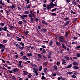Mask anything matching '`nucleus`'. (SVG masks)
Listing matches in <instances>:
<instances>
[{"label": "nucleus", "mask_w": 80, "mask_h": 80, "mask_svg": "<svg viewBox=\"0 0 80 80\" xmlns=\"http://www.w3.org/2000/svg\"><path fill=\"white\" fill-rule=\"evenodd\" d=\"M62 46L63 48H64V49H66L67 48V47L65 46V45L64 44H62Z\"/></svg>", "instance_id": "obj_12"}, {"label": "nucleus", "mask_w": 80, "mask_h": 80, "mask_svg": "<svg viewBox=\"0 0 80 80\" xmlns=\"http://www.w3.org/2000/svg\"><path fill=\"white\" fill-rule=\"evenodd\" d=\"M24 13L25 15H28L30 14V12L28 11H26L24 12Z\"/></svg>", "instance_id": "obj_4"}, {"label": "nucleus", "mask_w": 80, "mask_h": 80, "mask_svg": "<svg viewBox=\"0 0 80 80\" xmlns=\"http://www.w3.org/2000/svg\"><path fill=\"white\" fill-rule=\"evenodd\" d=\"M16 45V48H20V45L18 44H17V45Z\"/></svg>", "instance_id": "obj_28"}, {"label": "nucleus", "mask_w": 80, "mask_h": 80, "mask_svg": "<svg viewBox=\"0 0 80 80\" xmlns=\"http://www.w3.org/2000/svg\"><path fill=\"white\" fill-rule=\"evenodd\" d=\"M9 27L11 29H13L14 28V27L12 26H9Z\"/></svg>", "instance_id": "obj_26"}, {"label": "nucleus", "mask_w": 80, "mask_h": 80, "mask_svg": "<svg viewBox=\"0 0 80 80\" xmlns=\"http://www.w3.org/2000/svg\"><path fill=\"white\" fill-rule=\"evenodd\" d=\"M72 2L73 4L74 5H77V3H76V2H75V1H72Z\"/></svg>", "instance_id": "obj_35"}, {"label": "nucleus", "mask_w": 80, "mask_h": 80, "mask_svg": "<svg viewBox=\"0 0 80 80\" xmlns=\"http://www.w3.org/2000/svg\"><path fill=\"white\" fill-rule=\"evenodd\" d=\"M42 52L44 53L46 52V50H45V49H43Z\"/></svg>", "instance_id": "obj_40"}, {"label": "nucleus", "mask_w": 80, "mask_h": 80, "mask_svg": "<svg viewBox=\"0 0 80 80\" xmlns=\"http://www.w3.org/2000/svg\"><path fill=\"white\" fill-rule=\"evenodd\" d=\"M21 55V56H22V55H23V52H21L20 53Z\"/></svg>", "instance_id": "obj_54"}, {"label": "nucleus", "mask_w": 80, "mask_h": 80, "mask_svg": "<svg viewBox=\"0 0 80 80\" xmlns=\"http://www.w3.org/2000/svg\"><path fill=\"white\" fill-rule=\"evenodd\" d=\"M25 1H27V3H28V4L30 3V1L29 0H25Z\"/></svg>", "instance_id": "obj_39"}, {"label": "nucleus", "mask_w": 80, "mask_h": 80, "mask_svg": "<svg viewBox=\"0 0 80 80\" xmlns=\"http://www.w3.org/2000/svg\"><path fill=\"white\" fill-rule=\"evenodd\" d=\"M31 22H33V18H31Z\"/></svg>", "instance_id": "obj_52"}, {"label": "nucleus", "mask_w": 80, "mask_h": 80, "mask_svg": "<svg viewBox=\"0 0 80 80\" xmlns=\"http://www.w3.org/2000/svg\"><path fill=\"white\" fill-rule=\"evenodd\" d=\"M51 14H52V15H54V16H56V14L55 13H51Z\"/></svg>", "instance_id": "obj_50"}, {"label": "nucleus", "mask_w": 80, "mask_h": 80, "mask_svg": "<svg viewBox=\"0 0 80 80\" xmlns=\"http://www.w3.org/2000/svg\"><path fill=\"white\" fill-rule=\"evenodd\" d=\"M23 59H24V60H28V58L27 56H24L22 57Z\"/></svg>", "instance_id": "obj_8"}, {"label": "nucleus", "mask_w": 80, "mask_h": 80, "mask_svg": "<svg viewBox=\"0 0 80 80\" xmlns=\"http://www.w3.org/2000/svg\"><path fill=\"white\" fill-rule=\"evenodd\" d=\"M72 67H73V68L74 69H75L76 70H77V69H78V68H79V67H78V66H74Z\"/></svg>", "instance_id": "obj_13"}, {"label": "nucleus", "mask_w": 80, "mask_h": 80, "mask_svg": "<svg viewBox=\"0 0 80 80\" xmlns=\"http://www.w3.org/2000/svg\"><path fill=\"white\" fill-rule=\"evenodd\" d=\"M49 45L50 46H52L53 45V41L51 40L49 42Z\"/></svg>", "instance_id": "obj_15"}, {"label": "nucleus", "mask_w": 80, "mask_h": 80, "mask_svg": "<svg viewBox=\"0 0 80 80\" xmlns=\"http://www.w3.org/2000/svg\"><path fill=\"white\" fill-rule=\"evenodd\" d=\"M24 33L26 35H28V34L27 32H24Z\"/></svg>", "instance_id": "obj_60"}, {"label": "nucleus", "mask_w": 80, "mask_h": 80, "mask_svg": "<svg viewBox=\"0 0 80 80\" xmlns=\"http://www.w3.org/2000/svg\"><path fill=\"white\" fill-rule=\"evenodd\" d=\"M64 39V37L63 36H61L59 38V40L60 41H62V40Z\"/></svg>", "instance_id": "obj_10"}, {"label": "nucleus", "mask_w": 80, "mask_h": 80, "mask_svg": "<svg viewBox=\"0 0 80 80\" xmlns=\"http://www.w3.org/2000/svg\"><path fill=\"white\" fill-rule=\"evenodd\" d=\"M30 13L28 15V17H35V15L34 14V12L33 10H31L30 11Z\"/></svg>", "instance_id": "obj_1"}, {"label": "nucleus", "mask_w": 80, "mask_h": 80, "mask_svg": "<svg viewBox=\"0 0 80 80\" xmlns=\"http://www.w3.org/2000/svg\"><path fill=\"white\" fill-rule=\"evenodd\" d=\"M54 69L55 70H58V67H57V66L56 65H54L53 67Z\"/></svg>", "instance_id": "obj_9"}, {"label": "nucleus", "mask_w": 80, "mask_h": 80, "mask_svg": "<svg viewBox=\"0 0 80 80\" xmlns=\"http://www.w3.org/2000/svg\"><path fill=\"white\" fill-rule=\"evenodd\" d=\"M60 64V62H58L57 63V65H59Z\"/></svg>", "instance_id": "obj_47"}, {"label": "nucleus", "mask_w": 80, "mask_h": 80, "mask_svg": "<svg viewBox=\"0 0 80 80\" xmlns=\"http://www.w3.org/2000/svg\"><path fill=\"white\" fill-rule=\"evenodd\" d=\"M43 65L45 66H46V65H47V63L46 62H44L43 63Z\"/></svg>", "instance_id": "obj_42"}, {"label": "nucleus", "mask_w": 80, "mask_h": 80, "mask_svg": "<svg viewBox=\"0 0 80 80\" xmlns=\"http://www.w3.org/2000/svg\"><path fill=\"white\" fill-rule=\"evenodd\" d=\"M18 43L16 42H13V44L14 45H16L17 44H18Z\"/></svg>", "instance_id": "obj_31"}, {"label": "nucleus", "mask_w": 80, "mask_h": 80, "mask_svg": "<svg viewBox=\"0 0 80 80\" xmlns=\"http://www.w3.org/2000/svg\"><path fill=\"white\" fill-rule=\"evenodd\" d=\"M38 56L40 58H42V55H41L40 54H38Z\"/></svg>", "instance_id": "obj_41"}, {"label": "nucleus", "mask_w": 80, "mask_h": 80, "mask_svg": "<svg viewBox=\"0 0 80 80\" xmlns=\"http://www.w3.org/2000/svg\"><path fill=\"white\" fill-rule=\"evenodd\" d=\"M67 73L69 74H73V72H72L69 71L67 72Z\"/></svg>", "instance_id": "obj_21"}, {"label": "nucleus", "mask_w": 80, "mask_h": 80, "mask_svg": "<svg viewBox=\"0 0 80 80\" xmlns=\"http://www.w3.org/2000/svg\"><path fill=\"white\" fill-rule=\"evenodd\" d=\"M50 5H51V6L52 7H54V6H55V7H57V3H56V4H54L51 2L50 3Z\"/></svg>", "instance_id": "obj_7"}, {"label": "nucleus", "mask_w": 80, "mask_h": 80, "mask_svg": "<svg viewBox=\"0 0 80 80\" xmlns=\"http://www.w3.org/2000/svg\"><path fill=\"white\" fill-rule=\"evenodd\" d=\"M61 42H63V43H65V40H64V39H63L62 40V41H61Z\"/></svg>", "instance_id": "obj_62"}, {"label": "nucleus", "mask_w": 80, "mask_h": 80, "mask_svg": "<svg viewBox=\"0 0 80 80\" xmlns=\"http://www.w3.org/2000/svg\"><path fill=\"white\" fill-rule=\"evenodd\" d=\"M72 77L73 78H76V76L75 75H72Z\"/></svg>", "instance_id": "obj_43"}, {"label": "nucleus", "mask_w": 80, "mask_h": 80, "mask_svg": "<svg viewBox=\"0 0 80 80\" xmlns=\"http://www.w3.org/2000/svg\"><path fill=\"white\" fill-rule=\"evenodd\" d=\"M33 72H34V73H36L35 75H36L37 76L38 75H39V74L38 73V72L37 71H33Z\"/></svg>", "instance_id": "obj_17"}, {"label": "nucleus", "mask_w": 80, "mask_h": 80, "mask_svg": "<svg viewBox=\"0 0 80 80\" xmlns=\"http://www.w3.org/2000/svg\"><path fill=\"white\" fill-rule=\"evenodd\" d=\"M28 77L29 78H31V77H32V74H29L28 75Z\"/></svg>", "instance_id": "obj_45"}, {"label": "nucleus", "mask_w": 80, "mask_h": 80, "mask_svg": "<svg viewBox=\"0 0 80 80\" xmlns=\"http://www.w3.org/2000/svg\"><path fill=\"white\" fill-rule=\"evenodd\" d=\"M69 22H70L69 21L66 22L65 23V25L66 26V25H68V24H69Z\"/></svg>", "instance_id": "obj_23"}, {"label": "nucleus", "mask_w": 80, "mask_h": 80, "mask_svg": "<svg viewBox=\"0 0 80 80\" xmlns=\"http://www.w3.org/2000/svg\"><path fill=\"white\" fill-rule=\"evenodd\" d=\"M51 5V4H50ZM52 6L51 5H48V6H47V8L48 10H50L51 8H52Z\"/></svg>", "instance_id": "obj_6"}, {"label": "nucleus", "mask_w": 80, "mask_h": 80, "mask_svg": "<svg viewBox=\"0 0 80 80\" xmlns=\"http://www.w3.org/2000/svg\"><path fill=\"white\" fill-rule=\"evenodd\" d=\"M42 23H43V24H44V23H45V21L43 20H42Z\"/></svg>", "instance_id": "obj_51"}, {"label": "nucleus", "mask_w": 80, "mask_h": 80, "mask_svg": "<svg viewBox=\"0 0 80 80\" xmlns=\"http://www.w3.org/2000/svg\"><path fill=\"white\" fill-rule=\"evenodd\" d=\"M18 24H22L23 23V21H19L18 22Z\"/></svg>", "instance_id": "obj_27"}, {"label": "nucleus", "mask_w": 80, "mask_h": 80, "mask_svg": "<svg viewBox=\"0 0 80 80\" xmlns=\"http://www.w3.org/2000/svg\"><path fill=\"white\" fill-rule=\"evenodd\" d=\"M18 67H19L20 68H22L23 67L22 66V65H21V64H19L18 65Z\"/></svg>", "instance_id": "obj_36"}, {"label": "nucleus", "mask_w": 80, "mask_h": 80, "mask_svg": "<svg viewBox=\"0 0 80 80\" xmlns=\"http://www.w3.org/2000/svg\"><path fill=\"white\" fill-rule=\"evenodd\" d=\"M8 41V40H3V43H7V42Z\"/></svg>", "instance_id": "obj_38"}, {"label": "nucleus", "mask_w": 80, "mask_h": 80, "mask_svg": "<svg viewBox=\"0 0 80 80\" xmlns=\"http://www.w3.org/2000/svg\"><path fill=\"white\" fill-rule=\"evenodd\" d=\"M4 25H5V24L3 23H0V25H1V27H3V26H4Z\"/></svg>", "instance_id": "obj_32"}, {"label": "nucleus", "mask_w": 80, "mask_h": 80, "mask_svg": "<svg viewBox=\"0 0 80 80\" xmlns=\"http://www.w3.org/2000/svg\"><path fill=\"white\" fill-rule=\"evenodd\" d=\"M44 3H48V1L47 0L44 1Z\"/></svg>", "instance_id": "obj_61"}, {"label": "nucleus", "mask_w": 80, "mask_h": 80, "mask_svg": "<svg viewBox=\"0 0 80 80\" xmlns=\"http://www.w3.org/2000/svg\"><path fill=\"white\" fill-rule=\"evenodd\" d=\"M30 48H31V47H30V46H29L28 47V50H30Z\"/></svg>", "instance_id": "obj_57"}, {"label": "nucleus", "mask_w": 80, "mask_h": 80, "mask_svg": "<svg viewBox=\"0 0 80 80\" xmlns=\"http://www.w3.org/2000/svg\"><path fill=\"white\" fill-rule=\"evenodd\" d=\"M15 7V5H12V6H10L9 8H11V9H13Z\"/></svg>", "instance_id": "obj_16"}, {"label": "nucleus", "mask_w": 80, "mask_h": 80, "mask_svg": "<svg viewBox=\"0 0 80 80\" xmlns=\"http://www.w3.org/2000/svg\"><path fill=\"white\" fill-rule=\"evenodd\" d=\"M27 55L28 56H32V54L30 53H28L27 54Z\"/></svg>", "instance_id": "obj_37"}, {"label": "nucleus", "mask_w": 80, "mask_h": 80, "mask_svg": "<svg viewBox=\"0 0 80 80\" xmlns=\"http://www.w3.org/2000/svg\"><path fill=\"white\" fill-rule=\"evenodd\" d=\"M77 57H78V58L79 57H80V54L79 53H78L77 55Z\"/></svg>", "instance_id": "obj_33"}, {"label": "nucleus", "mask_w": 80, "mask_h": 80, "mask_svg": "<svg viewBox=\"0 0 80 80\" xmlns=\"http://www.w3.org/2000/svg\"><path fill=\"white\" fill-rule=\"evenodd\" d=\"M23 73L25 75H27V74H28V72H27L25 71H23Z\"/></svg>", "instance_id": "obj_19"}, {"label": "nucleus", "mask_w": 80, "mask_h": 80, "mask_svg": "<svg viewBox=\"0 0 80 80\" xmlns=\"http://www.w3.org/2000/svg\"><path fill=\"white\" fill-rule=\"evenodd\" d=\"M5 47L4 45L0 43V48H4Z\"/></svg>", "instance_id": "obj_5"}, {"label": "nucleus", "mask_w": 80, "mask_h": 80, "mask_svg": "<svg viewBox=\"0 0 80 80\" xmlns=\"http://www.w3.org/2000/svg\"><path fill=\"white\" fill-rule=\"evenodd\" d=\"M22 19H25V17H27V15H22L21 17Z\"/></svg>", "instance_id": "obj_2"}, {"label": "nucleus", "mask_w": 80, "mask_h": 80, "mask_svg": "<svg viewBox=\"0 0 80 80\" xmlns=\"http://www.w3.org/2000/svg\"><path fill=\"white\" fill-rule=\"evenodd\" d=\"M25 47L24 46L22 47H19V49H20V50H22L23 48Z\"/></svg>", "instance_id": "obj_30"}, {"label": "nucleus", "mask_w": 80, "mask_h": 80, "mask_svg": "<svg viewBox=\"0 0 80 80\" xmlns=\"http://www.w3.org/2000/svg\"><path fill=\"white\" fill-rule=\"evenodd\" d=\"M78 37H74V40H76V39H77L78 38Z\"/></svg>", "instance_id": "obj_44"}, {"label": "nucleus", "mask_w": 80, "mask_h": 80, "mask_svg": "<svg viewBox=\"0 0 80 80\" xmlns=\"http://www.w3.org/2000/svg\"><path fill=\"white\" fill-rule=\"evenodd\" d=\"M43 7H45V8L46 7V5L45 4H43Z\"/></svg>", "instance_id": "obj_64"}, {"label": "nucleus", "mask_w": 80, "mask_h": 80, "mask_svg": "<svg viewBox=\"0 0 80 80\" xmlns=\"http://www.w3.org/2000/svg\"><path fill=\"white\" fill-rule=\"evenodd\" d=\"M62 77H63L62 76H61L60 77H59L58 78V80H61V79H62Z\"/></svg>", "instance_id": "obj_24"}, {"label": "nucleus", "mask_w": 80, "mask_h": 80, "mask_svg": "<svg viewBox=\"0 0 80 80\" xmlns=\"http://www.w3.org/2000/svg\"><path fill=\"white\" fill-rule=\"evenodd\" d=\"M7 37H10V34H7Z\"/></svg>", "instance_id": "obj_49"}, {"label": "nucleus", "mask_w": 80, "mask_h": 80, "mask_svg": "<svg viewBox=\"0 0 80 80\" xmlns=\"http://www.w3.org/2000/svg\"><path fill=\"white\" fill-rule=\"evenodd\" d=\"M41 80H45L46 79V78L44 76H42V77L41 78Z\"/></svg>", "instance_id": "obj_18"}, {"label": "nucleus", "mask_w": 80, "mask_h": 80, "mask_svg": "<svg viewBox=\"0 0 80 80\" xmlns=\"http://www.w3.org/2000/svg\"><path fill=\"white\" fill-rule=\"evenodd\" d=\"M63 62H62V64L63 65H64L65 63H66V62L65 61V60L63 59L62 60Z\"/></svg>", "instance_id": "obj_29"}, {"label": "nucleus", "mask_w": 80, "mask_h": 80, "mask_svg": "<svg viewBox=\"0 0 80 80\" xmlns=\"http://www.w3.org/2000/svg\"><path fill=\"white\" fill-rule=\"evenodd\" d=\"M9 72L10 73H13V72H12V71L9 70Z\"/></svg>", "instance_id": "obj_59"}, {"label": "nucleus", "mask_w": 80, "mask_h": 80, "mask_svg": "<svg viewBox=\"0 0 80 80\" xmlns=\"http://www.w3.org/2000/svg\"><path fill=\"white\" fill-rule=\"evenodd\" d=\"M21 40H22V38H19L18 39V41H21Z\"/></svg>", "instance_id": "obj_55"}, {"label": "nucleus", "mask_w": 80, "mask_h": 80, "mask_svg": "<svg viewBox=\"0 0 80 80\" xmlns=\"http://www.w3.org/2000/svg\"><path fill=\"white\" fill-rule=\"evenodd\" d=\"M43 42H45L46 43H48V42L47 41H44Z\"/></svg>", "instance_id": "obj_48"}, {"label": "nucleus", "mask_w": 80, "mask_h": 80, "mask_svg": "<svg viewBox=\"0 0 80 80\" xmlns=\"http://www.w3.org/2000/svg\"><path fill=\"white\" fill-rule=\"evenodd\" d=\"M65 20H69V17H68V18H66Z\"/></svg>", "instance_id": "obj_46"}, {"label": "nucleus", "mask_w": 80, "mask_h": 80, "mask_svg": "<svg viewBox=\"0 0 80 80\" xmlns=\"http://www.w3.org/2000/svg\"><path fill=\"white\" fill-rule=\"evenodd\" d=\"M56 43H57V45H58V46H60V45H61L60 43L58 41H57L56 42Z\"/></svg>", "instance_id": "obj_20"}, {"label": "nucleus", "mask_w": 80, "mask_h": 80, "mask_svg": "<svg viewBox=\"0 0 80 80\" xmlns=\"http://www.w3.org/2000/svg\"><path fill=\"white\" fill-rule=\"evenodd\" d=\"M72 65H73L72 64H70L69 65H68L67 67H66L65 68L66 69L67 68H71V67H72Z\"/></svg>", "instance_id": "obj_3"}, {"label": "nucleus", "mask_w": 80, "mask_h": 80, "mask_svg": "<svg viewBox=\"0 0 80 80\" xmlns=\"http://www.w3.org/2000/svg\"><path fill=\"white\" fill-rule=\"evenodd\" d=\"M65 58L66 60H69V59H70V58H69L68 56H66L65 57Z\"/></svg>", "instance_id": "obj_25"}, {"label": "nucleus", "mask_w": 80, "mask_h": 80, "mask_svg": "<svg viewBox=\"0 0 80 80\" xmlns=\"http://www.w3.org/2000/svg\"><path fill=\"white\" fill-rule=\"evenodd\" d=\"M80 48V46H77V47H76V48L77 49H78V48Z\"/></svg>", "instance_id": "obj_58"}, {"label": "nucleus", "mask_w": 80, "mask_h": 80, "mask_svg": "<svg viewBox=\"0 0 80 80\" xmlns=\"http://www.w3.org/2000/svg\"><path fill=\"white\" fill-rule=\"evenodd\" d=\"M12 71L14 72H17L18 71V68L14 69L12 70Z\"/></svg>", "instance_id": "obj_11"}, {"label": "nucleus", "mask_w": 80, "mask_h": 80, "mask_svg": "<svg viewBox=\"0 0 80 80\" xmlns=\"http://www.w3.org/2000/svg\"><path fill=\"white\" fill-rule=\"evenodd\" d=\"M42 69V66H41L40 67H39V71H41Z\"/></svg>", "instance_id": "obj_34"}, {"label": "nucleus", "mask_w": 80, "mask_h": 80, "mask_svg": "<svg viewBox=\"0 0 80 80\" xmlns=\"http://www.w3.org/2000/svg\"><path fill=\"white\" fill-rule=\"evenodd\" d=\"M38 28L39 29H41V27L40 26H38Z\"/></svg>", "instance_id": "obj_63"}, {"label": "nucleus", "mask_w": 80, "mask_h": 80, "mask_svg": "<svg viewBox=\"0 0 80 80\" xmlns=\"http://www.w3.org/2000/svg\"><path fill=\"white\" fill-rule=\"evenodd\" d=\"M68 35V33H67V32H66V33L65 34V36H66V37H67Z\"/></svg>", "instance_id": "obj_56"}, {"label": "nucleus", "mask_w": 80, "mask_h": 80, "mask_svg": "<svg viewBox=\"0 0 80 80\" xmlns=\"http://www.w3.org/2000/svg\"><path fill=\"white\" fill-rule=\"evenodd\" d=\"M10 78H12V79H13V80H16V78H15V77L14 76L12 75L10 76Z\"/></svg>", "instance_id": "obj_14"}, {"label": "nucleus", "mask_w": 80, "mask_h": 80, "mask_svg": "<svg viewBox=\"0 0 80 80\" xmlns=\"http://www.w3.org/2000/svg\"><path fill=\"white\" fill-rule=\"evenodd\" d=\"M42 31L44 32H46L47 31V30L45 29H42Z\"/></svg>", "instance_id": "obj_53"}, {"label": "nucleus", "mask_w": 80, "mask_h": 80, "mask_svg": "<svg viewBox=\"0 0 80 80\" xmlns=\"http://www.w3.org/2000/svg\"><path fill=\"white\" fill-rule=\"evenodd\" d=\"M73 65H78V63L77 62H73Z\"/></svg>", "instance_id": "obj_22"}]
</instances>
